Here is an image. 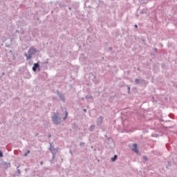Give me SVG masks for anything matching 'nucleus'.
<instances>
[{
  "label": "nucleus",
  "instance_id": "nucleus-7",
  "mask_svg": "<svg viewBox=\"0 0 177 177\" xmlns=\"http://www.w3.org/2000/svg\"><path fill=\"white\" fill-rule=\"evenodd\" d=\"M102 124H103V118L102 116H99L97 119V125L98 127H102Z\"/></svg>",
  "mask_w": 177,
  "mask_h": 177
},
{
  "label": "nucleus",
  "instance_id": "nucleus-25",
  "mask_svg": "<svg viewBox=\"0 0 177 177\" xmlns=\"http://www.w3.org/2000/svg\"><path fill=\"white\" fill-rule=\"evenodd\" d=\"M128 90H129V91H131V87H128Z\"/></svg>",
  "mask_w": 177,
  "mask_h": 177
},
{
  "label": "nucleus",
  "instance_id": "nucleus-17",
  "mask_svg": "<svg viewBox=\"0 0 177 177\" xmlns=\"http://www.w3.org/2000/svg\"><path fill=\"white\" fill-rule=\"evenodd\" d=\"M68 115V113L67 111L65 112V117L64 118V120H66Z\"/></svg>",
  "mask_w": 177,
  "mask_h": 177
},
{
  "label": "nucleus",
  "instance_id": "nucleus-1",
  "mask_svg": "<svg viewBox=\"0 0 177 177\" xmlns=\"http://www.w3.org/2000/svg\"><path fill=\"white\" fill-rule=\"evenodd\" d=\"M38 52L39 51L32 46L28 49V53H24V56L26 57V60H30V59H32V55Z\"/></svg>",
  "mask_w": 177,
  "mask_h": 177
},
{
  "label": "nucleus",
  "instance_id": "nucleus-26",
  "mask_svg": "<svg viewBox=\"0 0 177 177\" xmlns=\"http://www.w3.org/2000/svg\"><path fill=\"white\" fill-rule=\"evenodd\" d=\"M95 84H99V82L95 81Z\"/></svg>",
  "mask_w": 177,
  "mask_h": 177
},
{
  "label": "nucleus",
  "instance_id": "nucleus-20",
  "mask_svg": "<svg viewBox=\"0 0 177 177\" xmlns=\"http://www.w3.org/2000/svg\"><path fill=\"white\" fill-rule=\"evenodd\" d=\"M48 138H52V134L49 133V134L48 135Z\"/></svg>",
  "mask_w": 177,
  "mask_h": 177
},
{
  "label": "nucleus",
  "instance_id": "nucleus-31",
  "mask_svg": "<svg viewBox=\"0 0 177 177\" xmlns=\"http://www.w3.org/2000/svg\"><path fill=\"white\" fill-rule=\"evenodd\" d=\"M10 53H12V50H10Z\"/></svg>",
  "mask_w": 177,
  "mask_h": 177
},
{
  "label": "nucleus",
  "instance_id": "nucleus-19",
  "mask_svg": "<svg viewBox=\"0 0 177 177\" xmlns=\"http://www.w3.org/2000/svg\"><path fill=\"white\" fill-rule=\"evenodd\" d=\"M84 145H85L84 142H80V146H84Z\"/></svg>",
  "mask_w": 177,
  "mask_h": 177
},
{
  "label": "nucleus",
  "instance_id": "nucleus-18",
  "mask_svg": "<svg viewBox=\"0 0 177 177\" xmlns=\"http://www.w3.org/2000/svg\"><path fill=\"white\" fill-rule=\"evenodd\" d=\"M0 157H3V153L0 151Z\"/></svg>",
  "mask_w": 177,
  "mask_h": 177
},
{
  "label": "nucleus",
  "instance_id": "nucleus-13",
  "mask_svg": "<svg viewBox=\"0 0 177 177\" xmlns=\"http://www.w3.org/2000/svg\"><path fill=\"white\" fill-rule=\"evenodd\" d=\"M117 158H118V156L114 155V156L113 158H111V160L112 162H114V161H115V160H117Z\"/></svg>",
  "mask_w": 177,
  "mask_h": 177
},
{
  "label": "nucleus",
  "instance_id": "nucleus-22",
  "mask_svg": "<svg viewBox=\"0 0 177 177\" xmlns=\"http://www.w3.org/2000/svg\"><path fill=\"white\" fill-rule=\"evenodd\" d=\"M40 165H44V162L43 161L40 162Z\"/></svg>",
  "mask_w": 177,
  "mask_h": 177
},
{
  "label": "nucleus",
  "instance_id": "nucleus-34",
  "mask_svg": "<svg viewBox=\"0 0 177 177\" xmlns=\"http://www.w3.org/2000/svg\"><path fill=\"white\" fill-rule=\"evenodd\" d=\"M155 50H157V48H155Z\"/></svg>",
  "mask_w": 177,
  "mask_h": 177
},
{
  "label": "nucleus",
  "instance_id": "nucleus-29",
  "mask_svg": "<svg viewBox=\"0 0 177 177\" xmlns=\"http://www.w3.org/2000/svg\"><path fill=\"white\" fill-rule=\"evenodd\" d=\"M111 49H112V48H111V47H110V48H109V50H111Z\"/></svg>",
  "mask_w": 177,
  "mask_h": 177
},
{
  "label": "nucleus",
  "instance_id": "nucleus-2",
  "mask_svg": "<svg viewBox=\"0 0 177 177\" xmlns=\"http://www.w3.org/2000/svg\"><path fill=\"white\" fill-rule=\"evenodd\" d=\"M52 121L55 125H59L62 122V118L59 117V113H55L52 117Z\"/></svg>",
  "mask_w": 177,
  "mask_h": 177
},
{
  "label": "nucleus",
  "instance_id": "nucleus-16",
  "mask_svg": "<svg viewBox=\"0 0 177 177\" xmlns=\"http://www.w3.org/2000/svg\"><path fill=\"white\" fill-rule=\"evenodd\" d=\"M28 154H30V150L27 151L26 153H24V157H27V156H28Z\"/></svg>",
  "mask_w": 177,
  "mask_h": 177
},
{
  "label": "nucleus",
  "instance_id": "nucleus-33",
  "mask_svg": "<svg viewBox=\"0 0 177 177\" xmlns=\"http://www.w3.org/2000/svg\"><path fill=\"white\" fill-rule=\"evenodd\" d=\"M84 97L82 98V100H84Z\"/></svg>",
  "mask_w": 177,
  "mask_h": 177
},
{
  "label": "nucleus",
  "instance_id": "nucleus-14",
  "mask_svg": "<svg viewBox=\"0 0 177 177\" xmlns=\"http://www.w3.org/2000/svg\"><path fill=\"white\" fill-rule=\"evenodd\" d=\"M19 166H17V174H19V175H20V174H21V171H20V169H19Z\"/></svg>",
  "mask_w": 177,
  "mask_h": 177
},
{
  "label": "nucleus",
  "instance_id": "nucleus-6",
  "mask_svg": "<svg viewBox=\"0 0 177 177\" xmlns=\"http://www.w3.org/2000/svg\"><path fill=\"white\" fill-rule=\"evenodd\" d=\"M57 94L58 95L60 100H62V102H66V98L64 97V94L59 93V91H57Z\"/></svg>",
  "mask_w": 177,
  "mask_h": 177
},
{
  "label": "nucleus",
  "instance_id": "nucleus-24",
  "mask_svg": "<svg viewBox=\"0 0 177 177\" xmlns=\"http://www.w3.org/2000/svg\"><path fill=\"white\" fill-rule=\"evenodd\" d=\"M83 111H84V113H86V109H83Z\"/></svg>",
  "mask_w": 177,
  "mask_h": 177
},
{
  "label": "nucleus",
  "instance_id": "nucleus-30",
  "mask_svg": "<svg viewBox=\"0 0 177 177\" xmlns=\"http://www.w3.org/2000/svg\"><path fill=\"white\" fill-rule=\"evenodd\" d=\"M16 32H19V30H16Z\"/></svg>",
  "mask_w": 177,
  "mask_h": 177
},
{
  "label": "nucleus",
  "instance_id": "nucleus-27",
  "mask_svg": "<svg viewBox=\"0 0 177 177\" xmlns=\"http://www.w3.org/2000/svg\"><path fill=\"white\" fill-rule=\"evenodd\" d=\"M39 135V133H37L35 134V136H38Z\"/></svg>",
  "mask_w": 177,
  "mask_h": 177
},
{
  "label": "nucleus",
  "instance_id": "nucleus-28",
  "mask_svg": "<svg viewBox=\"0 0 177 177\" xmlns=\"http://www.w3.org/2000/svg\"><path fill=\"white\" fill-rule=\"evenodd\" d=\"M70 153H71V154H73V151H71V150H70Z\"/></svg>",
  "mask_w": 177,
  "mask_h": 177
},
{
  "label": "nucleus",
  "instance_id": "nucleus-8",
  "mask_svg": "<svg viewBox=\"0 0 177 177\" xmlns=\"http://www.w3.org/2000/svg\"><path fill=\"white\" fill-rule=\"evenodd\" d=\"M132 151L137 154H139V150L138 149V144L135 143L133 145Z\"/></svg>",
  "mask_w": 177,
  "mask_h": 177
},
{
  "label": "nucleus",
  "instance_id": "nucleus-32",
  "mask_svg": "<svg viewBox=\"0 0 177 177\" xmlns=\"http://www.w3.org/2000/svg\"><path fill=\"white\" fill-rule=\"evenodd\" d=\"M104 136H105V138H107V135H105Z\"/></svg>",
  "mask_w": 177,
  "mask_h": 177
},
{
  "label": "nucleus",
  "instance_id": "nucleus-21",
  "mask_svg": "<svg viewBox=\"0 0 177 177\" xmlns=\"http://www.w3.org/2000/svg\"><path fill=\"white\" fill-rule=\"evenodd\" d=\"M144 160H147V157L143 156Z\"/></svg>",
  "mask_w": 177,
  "mask_h": 177
},
{
  "label": "nucleus",
  "instance_id": "nucleus-5",
  "mask_svg": "<svg viewBox=\"0 0 177 177\" xmlns=\"http://www.w3.org/2000/svg\"><path fill=\"white\" fill-rule=\"evenodd\" d=\"M49 150H50L53 154V158H55V156H56V153H57L59 150L57 148H52V145H50V147L49 148Z\"/></svg>",
  "mask_w": 177,
  "mask_h": 177
},
{
  "label": "nucleus",
  "instance_id": "nucleus-15",
  "mask_svg": "<svg viewBox=\"0 0 177 177\" xmlns=\"http://www.w3.org/2000/svg\"><path fill=\"white\" fill-rule=\"evenodd\" d=\"M151 136H152V138H158V134H157V133H152Z\"/></svg>",
  "mask_w": 177,
  "mask_h": 177
},
{
  "label": "nucleus",
  "instance_id": "nucleus-12",
  "mask_svg": "<svg viewBox=\"0 0 177 177\" xmlns=\"http://www.w3.org/2000/svg\"><path fill=\"white\" fill-rule=\"evenodd\" d=\"M86 99L91 100V102H93V97L92 95H86Z\"/></svg>",
  "mask_w": 177,
  "mask_h": 177
},
{
  "label": "nucleus",
  "instance_id": "nucleus-35",
  "mask_svg": "<svg viewBox=\"0 0 177 177\" xmlns=\"http://www.w3.org/2000/svg\"><path fill=\"white\" fill-rule=\"evenodd\" d=\"M94 78H96V76H94Z\"/></svg>",
  "mask_w": 177,
  "mask_h": 177
},
{
  "label": "nucleus",
  "instance_id": "nucleus-11",
  "mask_svg": "<svg viewBox=\"0 0 177 177\" xmlns=\"http://www.w3.org/2000/svg\"><path fill=\"white\" fill-rule=\"evenodd\" d=\"M88 131H90V132H93V131H95V125L94 124L91 125L88 128Z\"/></svg>",
  "mask_w": 177,
  "mask_h": 177
},
{
  "label": "nucleus",
  "instance_id": "nucleus-10",
  "mask_svg": "<svg viewBox=\"0 0 177 177\" xmlns=\"http://www.w3.org/2000/svg\"><path fill=\"white\" fill-rule=\"evenodd\" d=\"M3 165L5 168V169H7V168H10V162H3Z\"/></svg>",
  "mask_w": 177,
  "mask_h": 177
},
{
  "label": "nucleus",
  "instance_id": "nucleus-9",
  "mask_svg": "<svg viewBox=\"0 0 177 177\" xmlns=\"http://www.w3.org/2000/svg\"><path fill=\"white\" fill-rule=\"evenodd\" d=\"M37 68H39V62L34 64V65L32 68V71L35 72V71H37Z\"/></svg>",
  "mask_w": 177,
  "mask_h": 177
},
{
  "label": "nucleus",
  "instance_id": "nucleus-23",
  "mask_svg": "<svg viewBox=\"0 0 177 177\" xmlns=\"http://www.w3.org/2000/svg\"><path fill=\"white\" fill-rule=\"evenodd\" d=\"M135 28H138V25H134Z\"/></svg>",
  "mask_w": 177,
  "mask_h": 177
},
{
  "label": "nucleus",
  "instance_id": "nucleus-3",
  "mask_svg": "<svg viewBox=\"0 0 177 177\" xmlns=\"http://www.w3.org/2000/svg\"><path fill=\"white\" fill-rule=\"evenodd\" d=\"M105 146L107 149H113L115 146L113 138H107V139L105 140Z\"/></svg>",
  "mask_w": 177,
  "mask_h": 177
},
{
  "label": "nucleus",
  "instance_id": "nucleus-4",
  "mask_svg": "<svg viewBox=\"0 0 177 177\" xmlns=\"http://www.w3.org/2000/svg\"><path fill=\"white\" fill-rule=\"evenodd\" d=\"M145 82L146 81L144 79H139V78L135 79V83L137 85H143V84H145Z\"/></svg>",
  "mask_w": 177,
  "mask_h": 177
},
{
  "label": "nucleus",
  "instance_id": "nucleus-36",
  "mask_svg": "<svg viewBox=\"0 0 177 177\" xmlns=\"http://www.w3.org/2000/svg\"><path fill=\"white\" fill-rule=\"evenodd\" d=\"M46 63H48V62H45L46 64Z\"/></svg>",
  "mask_w": 177,
  "mask_h": 177
}]
</instances>
